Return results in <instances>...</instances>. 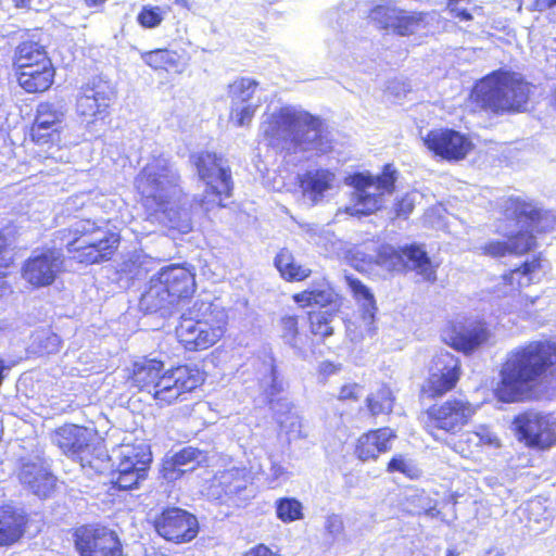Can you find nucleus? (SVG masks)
<instances>
[{
  "mask_svg": "<svg viewBox=\"0 0 556 556\" xmlns=\"http://www.w3.org/2000/svg\"><path fill=\"white\" fill-rule=\"evenodd\" d=\"M542 383L556 386V341L530 340L510 350L498 372L494 396L502 403L540 397Z\"/></svg>",
  "mask_w": 556,
  "mask_h": 556,
  "instance_id": "nucleus-1",
  "label": "nucleus"
},
{
  "mask_svg": "<svg viewBox=\"0 0 556 556\" xmlns=\"http://www.w3.org/2000/svg\"><path fill=\"white\" fill-rule=\"evenodd\" d=\"M126 379L139 392L149 393L159 408H166L188 401L204 386L206 375L188 363L165 369L164 361L144 355L130 363Z\"/></svg>",
  "mask_w": 556,
  "mask_h": 556,
  "instance_id": "nucleus-2",
  "label": "nucleus"
},
{
  "mask_svg": "<svg viewBox=\"0 0 556 556\" xmlns=\"http://www.w3.org/2000/svg\"><path fill=\"white\" fill-rule=\"evenodd\" d=\"M502 222L517 229L504 240L493 239L480 247L483 256L500 260L521 257L538 248V238L556 230V213L521 197H509L501 208Z\"/></svg>",
  "mask_w": 556,
  "mask_h": 556,
  "instance_id": "nucleus-3",
  "label": "nucleus"
},
{
  "mask_svg": "<svg viewBox=\"0 0 556 556\" xmlns=\"http://www.w3.org/2000/svg\"><path fill=\"white\" fill-rule=\"evenodd\" d=\"M535 86L520 73L498 68L480 78L472 89V100L482 111L494 115L527 111Z\"/></svg>",
  "mask_w": 556,
  "mask_h": 556,
  "instance_id": "nucleus-4",
  "label": "nucleus"
},
{
  "mask_svg": "<svg viewBox=\"0 0 556 556\" xmlns=\"http://www.w3.org/2000/svg\"><path fill=\"white\" fill-rule=\"evenodd\" d=\"M323 121L304 110L280 106L262 124L261 136L268 148L289 144L293 152H306L321 141Z\"/></svg>",
  "mask_w": 556,
  "mask_h": 556,
  "instance_id": "nucleus-5",
  "label": "nucleus"
},
{
  "mask_svg": "<svg viewBox=\"0 0 556 556\" xmlns=\"http://www.w3.org/2000/svg\"><path fill=\"white\" fill-rule=\"evenodd\" d=\"M55 239L65 241L71 258L81 266L111 262L118 252L122 236L118 231L103 230L96 220L83 219L75 227L62 228Z\"/></svg>",
  "mask_w": 556,
  "mask_h": 556,
  "instance_id": "nucleus-6",
  "label": "nucleus"
},
{
  "mask_svg": "<svg viewBox=\"0 0 556 556\" xmlns=\"http://www.w3.org/2000/svg\"><path fill=\"white\" fill-rule=\"evenodd\" d=\"M227 326L225 309L211 303L195 302L181 314L175 334L186 351L199 352L219 342L226 334Z\"/></svg>",
  "mask_w": 556,
  "mask_h": 556,
  "instance_id": "nucleus-7",
  "label": "nucleus"
},
{
  "mask_svg": "<svg viewBox=\"0 0 556 556\" xmlns=\"http://www.w3.org/2000/svg\"><path fill=\"white\" fill-rule=\"evenodd\" d=\"M291 298L299 308H320L307 311L305 314L307 331L313 341L324 343L334 334L333 320L342 312L344 298L331 285L307 288L293 293Z\"/></svg>",
  "mask_w": 556,
  "mask_h": 556,
  "instance_id": "nucleus-8",
  "label": "nucleus"
},
{
  "mask_svg": "<svg viewBox=\"0 0 556 556\" xmlns=\"http://www.w3.org/2000/svg\"><path fill=\"white\" fill-rule=\"evenodd\" d=\"M399 170L393 163H387L381 172L374 176L369 172H354L345 177V184L353 188L352 206L348 212L352 216L366 217L383 207V194H392L396 189Z\"/></svg>",
  "mask_w": 556,
  "mask_h": 556,
  "instance_id": "nucleus-9",
  "label": "nucleus"
},
{
  "mask_svg": "<svg viewBox=\"0 0 556 556\" xmlns=\"http://www.w3.org/2000/svg\"><path fill=\"white\" fill-rule=\"evenodd\" d=\"M195 289V274L181 264H170L150 278L142 299L150 308L157 311L189 301Z\"/></svg>",
  "mask_w": 556,
  "mask_h": 556,
  "instance_id": "nucleus-10",
  "label": "nucleus"
},
{
  "mask_svg": "<svg viewBox=\"0 0 556 556\" xmlns=\"http://www.w3.org/2000/svg\"><path fill=\"white\" fill-rule=\"evenodd\" d=\"M180 176L163 155L154 156L139 172L135 188L141 204L153 212H166L170 203L167 189L179 187Z\"/></svg>",
  "mask_w": 556,
  "mask_h": 556,
  "instance_id": "nucleus-11",
  "label": "nucleus"
},
{
  "mask_svg": "<svg viewBox=\"0 0 556 556\" xmlns=\"http://www.w3.org/2000/svg\"><path fill=\"white\" fill-rule=\"evenodd\" d=\"M376 263L389 273L414 271L422 281L433 285L438 280L439 263L432 262L424 244L407 243L400 247L381 245L376 253Z\"/></svg>",
  "mask_w": 556,
  "mask_h": 556,
  "instance_id": "nucleus-12",
  "label": "nucleus"
},
{
  "mask_svg": "<svg viewBox=\"0 0 556 556\" xmlns=\"http://www.w3.org/2000/svg\"><path fill=\"white\" fill-rule=\"evenodd\" d=\"M476 414L477 407L468 399L451 396L428 406L424 428L434 439L439 434L455 435L472 421Z\"/></svg>",
  "mask_w": 556,
  "mask_h": 556,
  "instance_id": "nucleus-13",
  "label": "nucleus"
},
{
  "mask_svg": "<svg viewBox=\"0 0 556 556\" xmlns=\"http://www.w3.org/2000/svg\"><path fill=\"white\" fill-rule=\"evenodd\" d=\"M462 376L460 358L448 351H440L431 358L419 395L428 401L442 399L457 389Z\"/></svg>",
  "mask_w": 556,
  "mask_h": 556,
  "instance_id": "nucleus-14",
  "label": "nucleus"
},
{
  "mask_svg": "<svg viewBox=\"0 0 556 556\" xmlns=\"http://www.w3.org/2000/svg\"><path fill=\"white\" fill-rule=\"evenodd\" d=\"M151 454L140 444L119 445L117 462L110 473L111 488L116 491H131L147 479Z\"/></svg>",
  "mask_w": 556,
  "mask_h": 556,
  "instance_id": "nucleus-15",
  "label": "nucleus"
},
{
  "mask_svg": "<svg viewBox=\"0 0 556 556\" xmlns=\"http://www.w3.org/2000/svg\"><path fill=\"white\" fill-rule=\"evenodd\" d=\"M117 91L111 80L96 75L84 83L76 97L77 115L87 124L103 122L109 117Z\"/></svg>",
  "mask_w": 556,
  "mask_h": 556,
  "instance_id": "nucleus-16",
  "label": "nucleus"
},
{
  "mask_svg": "<svg viewBox=\"0 0 556 556\" xmlns=\"http://www.w3.org/2000/svg\"><path fill=\"white\" fill-rule=\"evenodd\" d=\"M74 548L79 556H123L118 533L101 523H85L72 529Z\"/></svg>",
  "mask_w": 556,
  "mask_h": 556,
  "instance_id": "nucleus-17",
  "label": "nucleus"
},
{
  "mask_svg": "<svg viewBox=\"0 0 556 556\" xmlns=\"http://www.w3.org/2000/svg\"><path fill=\"white\" fill-rule=\"evenodd\" d=\"M518 442L527 448L544 453L556 446V421L548 415L525 412L513 420Z\"/></svg>",
  "mask_w": 556,
  "mask_h": 556,
  "instance_id": "nucleus-18",
  "label": "nucleus"
},
{
  "mask_svg": "<svg viewBox=\"0 0 556 556\" xmlns=\"http://www.w3.org/2000/svg\"><path fill=\"white\" fill-rule=\"evenodd\" d=\"M151 525L160 538L175 545L190 543L200 532L197 516L177 506L162 508Z\"/></svg>",
  "mask_w": 556,
  "mask_h": 556,
  "instance_id": "nucleus-19",
  "label": "nucleus"
},
{
  "mask_svg": "<svg viewBox=\"0 0 556 556\" xmlns=\"http://www.w3.org/2000/svg\"><path fill=\"white\" fill-rule=\"evenodd\" d=\"M426 16L425 12L407 11L392 1L376 4L368 12V17L377 29L400 37L414 35L425 25Z\"/></svg>",
  "mask_w": 556,
  "mask_h": 556,
  "instance_id": "nucleus-20",
  "label": "nucleus"
},
{
  "mask_svg": "<svg viewBox=\"0 0 556 556\" xmlns=\"http://www.w3.org/2000/svg\"><path fill=\"white\" fill-rule=\"evenodd\" d=\"M490 336L486 321L475 317L450 320L442 330V341L464 355H471L483 346Z\"/></svg>",
  "mask_w": 556,
  "mask_h": 556,
  "instance_id": "nucleus-21",
  "label": "nucleus"
},
{
  "mask_svg": "<svg viewBox=\"0 0 556 556\" xmlns=\"http://www.w3.org/2000/svg\"><path fill=\"white\" fill-rule=\"evenodd\" d=\"M52 440L64 456L83 467L94 456L96 432L86 426L64 424L54 430Z\"/></svg>",
  "mask_w": 556,
  "mask_h": 556,
  "instance_id": "nucleus-22",
  "label": "nucleus"
},
{
  "mask_svg": "<svg viewBox=\"0 0 556 556\" xmlns=\"http://www.w3.org/2000/svg\"><path fill=\"white\" fill-rule=\"evenodd\" d=\"M63 267L64 257L60 250L46 248L38 253H33L24 261L21 276L31 289L47 288L56 281Z\"/></svg>",
  "mask_w": 556,
  "mask_h": 556,
  "instance_id": "nucleus-23",
  "label": "nucleus"
},
{
  "mask_svg": "<svg viewBox=\"0 0 556 556\" xmlns=\"http://www.w3.org/2000/svg\"><path fill=\"white\" fill-rule=\"evenodd\" d=\"M422 142L434 157L447 162L465 160L475 148L467 134L448 127L430 129L422 138Z\"/></svg>",
  "mask_w": 556,
  "mask_h": 556,
  "instance_id": "nucleus-24",
  "label": "nucleus"
},
{
  "mask_svg": "<svg viewBox=\"0 0 556 556\" xmlns=\"http://www.w3.org/2000/svg\"><path fill=\"white\" fill-rule=\"evenodd\" d=\"M198 176L207 186V192L219 199L231 195L232 178L229 166L223 165V159L212 151H200L192 155Z\"/></svg>",
  "mask_w": 556,
  "mask_h": 556,
  "instance_id": "nucleus-25",
  "label": "nucleus"
},
{
  "mask_svg": "<svg viewBox=\"0 0 556 556\" xmlns=\"http://www.w3.org/2000/svg\"><path fill=\"white\" fill-rule=\"evenodd\" d=\"M64 129V113L54 103L41 102L29 127L30 140L40 147L59 146Z\"/></svg>",
  "mask_w": 556,
  "mask_h": 556,
  "instance_id": "nucleus-26",
  "label": "nucleus"
},
{
  "mask_svg": "<svg viewBox=\"0 0 556 556\" xmlns=\"http://www.w3.org/2000/svg\"><path fill=\"white\" fill-rule=\"evenodd\" d=\"M33 515L13 502L0 505V547H10L23 540L33 526Z\"/></svg>",
  "mask_w": 556,
  "mask_h": 556,
  "instance_id": "nucleus-27",
  "label": "nucleus"
},
{
  "mask_svg": "<svg viewBox=\"0 0 556 556\" xmlns=\"http://www.w3.org/2000/svg\"><path fill=\"white\" fill-rule=\"evenodd\" d=\"M396 438L395 430L390 427L369 429L356 438L353 454L362 463L376 462L391 451Z\"/></svg>",
  "mask_w": 556,
  "mask_h": 556,
  "instance_id": "nucleus-28",
  "label": "nucleus"
},
{
  "mask_svg": "<svg viewBox=\"0 0 556 556\" xmlns=\"http://www.w3.org/2000/svg\"><path fill=\"white\" fill-rule=\"evenodd\" d=\"M336 182V174L325 167L307 169L296 176V186L302 195L307 198L313 205L318 204L325 194L329 192Z\"/></svg>",
  "mask_w": 556,
  "mask_h": 556,
  "instance_id": "nucleus-29",
  "label": "nucleus"
},
{
  "mask_svg": "<svg viewBox=\"0 0 556 556\" xmlns=\"http://www.w3.org/2000/svg\"><path fill=\"white\" fill-rule=\"evenodd\" d=\"M207 462L208 454L206 451L194 446H185L175 452L170 457L163 460L161 475L165 480L173 482L184 476L185 470L180 469L181 466H186L191 463H195V466H201Z\"/></svg>",
  "mask_w": 556,
  "mask_h": 556,
  "instance_id": "nucleus-30",
  "label": "nucleus"
},
{
  "mask_svg": "<svg viewBox=\"0 0 556 556\" xmlns=\"http://www.w3.org/2000/svg\"><path fill=\"white\" fill-rule=\"evenodd\" d=\"M142 62L154 72L181 74L189 58L176 50L155 48L140 53Z\"/></svg>",
  "mask_w": 556,
  "mask_h": 556,
  "instance_id": "nucleus-31",
  "label": "nucleus"
},
{
  "mask_svg": "<svg viewBox=\"0 0 556 556\" xmlns=\"http://www.w3.org/2000/svg\"><path fill=\"white\" fill-rule=\"evenodd\" d=\"M52 63L46 47L34 40H25L17 45L12 60L13 72L39 67Z\"/></svg>",
  "mask_w": 556,
  "mask_h": 556,
  "instance_id": "nucleus-32",
  "label": "nucleus"
},
{
  "mask_svg": "<svg viewBox=\"0 0 556 556\" xmlns=\"http://www.w3.org/2000/svg\"><path fill=\"white\" fill-rule=\"evenodd\" d=\"M18 86L27 93L48 91L54 83L53 63L14 73Z\"/></svg>",
  "mask_w": 556,
  "mask_h": 556,
  "instance_id": "nucleus-33",
  "label": "nucleus"
},
{
  "mask_svg": "<svg viewBox=\"0 0 556 556\" xmlns=\"http://www.w3.org/2000/svg\"><path fill=\"white\" fill-rule=\"evenodd\" d=\"M274 266L287 282H302L312 275V269L301 264L288 248H282L277 252Z\"/></svg>",
  "mask_w": 556,
  "mask_h": 556,
  "instance_id": "nucleus-34",
  "label": "nucleus"
},
{
  "mask_svg": "<svg viewBox=\"0 0 556 556\" xmlns=\"http://www.w3.org/2000/svg\"><path fill=\"white\" fill-rule=\"evenodd\" d=\"M345 281L352 293V296L359 305L361 318L370 329L377 312L375 295L370 289L365 286L358 278L346 276Z\"/></svg>",
  "mask_w": 556,
  "mask_h": 556,
  "instance_id": "nucleus-35",
  "label": "nucleus"
},
{
  "mask_svg": "<svg viewBox=\"0 0 556 556\" xmlns=\"http://www.w3.org/2000/svg\"><path fill=\"white\" fill-rule=\"evenodd\" d=\"M395 395L388 383L382 382L376 390L370 391L365 399V406L369 416L378 417L392 414L395 405Z\"/></svg>",
  "mask_w": 556,
  "mask_h": 556,
  "instance_id": "nucleus-36",
  "label": "nucleus"
},
{
  "mask_svg": "<svg viewBox=\"0 0 556 556\" xmlns=\"http://www.w3.org/2000/svg\"><path fill=\"white\" fill-rule=\"evenodd\" d=\"M21 478L33 493L40 497H47L55 485L53 476L35 464L26 465L22 470Z\"/></svg>",
  "mask_w": 556,
  "mask_h": 556,
  "instance_id": "nucleus-37",
  "label": "nucleus"
},
{
  "mask_svg": "<svg viewBox=\"0 0 556 556\" xmlns=\"http://www.w3.org/2000/svg\"><path fill=\"white\" fill-rule=\"evenodd\" d=\"M226 496L238 495L247 489V473L240 468H230L215 478Z\"/></svg>",
  "mask_w": 556,
  "mask_h": 556,
  "instance_id": "nucleus-38",
  "label": "nucleus"
},
{
  "mask_svg": "<svg viewBox=\"0 0 556 556\" xmlns=\"http://www.w3.org/2000/svg\"><path fill=\"white\" fill-rule=\"evenodd\" d=\"M529 287V280H523L515 268L502 274L501 281L494 287L497 296L519 295L523 288Z\"/></svg>",
  "mask_w": 556,
  "mask_h": 556,
  "instance_id": "nucleus-39",
  "label": "nucleus"
},
{
  "mask_svg": "<svg viewBox=\"0 0 556 556\" xmlns=\"http://www.w3.org/2000/svg\"><path fill=\"white\" fill-rule=\"evenodd\" d=\"M276 516L285 523L303 518V505L295 497H280L275 503Z\"/></svg>",
  "mask_w": 556,
  "mask_h": 556,
  "instance_id": "nucleus-40",
  "label": "nucleus"
},
{
  "mask_svg": "<svg viewBox=\"0 0 556 556\" xmlns=\"http://www.w3.org/2000/svg\"><path fill=\"white\" fill-rule=\"evenodd\" d=\"M471 437L476 441V458L486 448L497 450L502 447L501 438L488 425L480 424L476 426L475 434Z\"/></svg>",
  "mask_w": 556,
  "mask_h": 556,
  "instance_id": "nucleus-41",
  "label": "nucleus"
},
{
  "mask_svg": "<svg viewBox=\"0 0 556 556\" xmlns=\"http://www.w3.org/2000/svg\"><path fill=\"white\" fill-rule=\"evenodd\" d=\"M279 326L282 340L292 348H298L301 336L299 315L286 314L281 316L279 319Z\"/></svg>",
  "mask_w": 556,
  "mask_h": 556,
  "instance_id": "nucleus-42",
  "label": "nucleus"
},
{
  "mask_svg": "<svg viewBox=\"0 0 556 556\" xmlns=\"http://www.w3.org/2000/svg\"><path fill=\"white\" fill-rule=\"evenodd\" d=\"M257 81L251 78L241 77L228 85V90L233 102L241 103L249 101L257 87Z\"/></svg>",
  "mask_w": 556,
  "mask_h": 556,
  "instance_id": "nucleus-43",
  "label": "nucleus"
},
{
  "mask_svg": "<svg viewBox=\"0 0 556 556\" xmlns=\"http://www.w3.org/2000/svg\"><path fill=\"white\" fill-rule=\"evenodd\" d=\"M164 14L159 5H143L137 14V23L146 29L156 28L164 21Z\"/></svg>",
  "mask_w": 556,
  "mask_h": 556,
  "instance_id": "nucleus-44",
  "label": "nucleus"
},
{
  "mask_svg": "<svg viewBox=\"0 0 556 556\" xmlns=\"http://www.w3.org/2000/svg\"><path fill=\"white\" fill-rule=\"evenodd\" d=\"M36 352L40 356L58 353L62 348V339L51 330L42 331L36 340Z\"/></svg>",
  "mask_w": 556,
  "mask_h": 556,
  "instance_id": "nucleus-45",
  "label": "nucleus"
},
{
  "mask_svg": "<svg viewBox=\"0 0 556 556\" xmlns=\"http://www.w3.org/2000/svg\"><path fill=\"white\" fill-rule=\"evenodd\" d=\"M544 256L542 253L533 254L530 258L522 261L518 266L515 267L521 279L529 280L531 286L534 280V274L539 273L543 268Z\"/></svg>",
  "mask_w": 556,
  "mask_h": 556,
  "instance_id": "nucleus-46",
  "label": "nucleus"
},
{
  "mask_svg": "<svg viewBox=\"0 0 556 556\" xmlns=\"http://www.w3.org/2000/svg\"><path fill=\"white\" fill-rule=\"evenodd\" d=\"M472 434H475V428L464 432L453 442L451 448L463 458L476 459V441L471 437Z\"/></svg>",
  "mask_w": 556,
  "mask_h": 556,
  "instance_id": "nucleus-47",
  "label": "nucleus"
},
{
  "mask_svg": "<svg viewBox=\"0 0 556 556\" xmlns=\"http://www.w3.org/2000/svg\"><path fill=\"white\" fill-rule=\"evenodd\" d=\"M471 4L472 0H446V10L453 18L459 22H471L473 20Z\"/></svg>",
  "mask_w": 556,
  "mask_h": 556,
  "instance_id": "nucleus-48",
  "label": "nucleus"
},
{
  "mask_svg": "<svg viewBox=\"0 0 556 556\" xmlns=\"http://www.w3.org/2000/svg\"><path fill=\"white\" fill-rule=\"evenodd\" d=\"M257 104H247L240 109L232 110L231 116L235 115V125L238 127L249 126L257 111Z\"/></svg>",
  "mask_w": 556,
  "mask_h": 556,
  "instance_id": "nucleus-49",
  "label": "nucleus"
},
{
  "mask_svg": "<svg viewBox=\"0 0 556 556\" xmlns=\"http://www.w3.org/2000/svg\"><path fill=\"white\" fill-rule=\"evenodd\" d=\"M415 202L409 193L397 198L393 203V211L396 218L406 219L414 211Z\"/></svg>",
  "mask_w": 556,
  "mask_h": 556,
  "instance_id": "nucleus-50",
  "label": "nucleus"
},
{
  "mask_svg": "<svg viewBox=\"0 0 556 556\" xmlns=\"http://www.w3.org/2000/svg\"><path fill=\"white\" fill-rule=\"evenodd\" d=\"M362 386L356 382H348L340 387L337 400L340 402H358L361 399Z\"/></svg>",
  "mask_w": 556,
  "mask_h": 556,
  "instance_id": "nucleus-51",
  "label": "nucleus"
},
{
  "mask_svg": "<svg viewBox=\"0 0 556 556\" xmlns=\"http://www.w3.org/2000/svg\"><path fill=\"white\" fill-rule=\"evenodd\" d=\"M387 471L390 473L400 472L405 476H410L412 466L405 456L396 454L388 462Z\"/></svg>",
  "mask_w": 556,
  "mask_h": 556,
  "instance_id": "nucleus-52",
  "label": "nucleus"
},
{
  "mask_svg": "<svg viewBox=\"0 0 556 556\" xmlns=\"http://www.w3.org/2000/svg\"><path fill=\"white\" fill-rule=\"evenodd\" d=\"M11 242L2 229H0V270L7 269L13 264L11 255Z\"/></svg>",
  "mask_w": 556,
  "mask_h": 556,
  "instance_id": "nucleus-53",
  "label": "nucleus"
},
{
  "mask_svg": "<svg viewBox=\"0 0 556 556\" xmlns=\"http://www.w3.org/2000/svg\"><path fill=\"white\" fill-rule=\"evenodd\" d=\"M242 556H278L267 545L260 543L248 549Z\"/></svg>",
  "mask_w": 556,
  "mask_h": 556,
  "instance_id": "nucleus-54",
  "label": "nucleus"
},
{
  "mask_svg": "<svg viewBox=\"0 0 556 556\" xmlns=\"http://www.w3.org/2000/svg\"><path fill=\"white\" fill-rule=\"evenodd\" d=\"M341 370V364H336L331 361H324L320 363L318 372L324 377H329Z\"/></svg>",
  "mask_w": 556,
  "mask_h": 556,
  "instance_id": "nucleus-55",
  "label": "nucleus"
},
{
  "mask_svg": "<svg viewBox=\"0 0 556 556\" xmlns=\"http://www.w3.org/2000/svg\"><path fill=\"white\" fill-rule=\"evenodd\" d=\"M532 5L538 12H547L556 9V0H533Z\"/></svg>",
  "mask_w": 556,
  "mask_h": 556,
  "instance_id": "nucleus-56",
  "label": "nucleus"
},
{
  "mask_svg": "<svg viewBox=\"0 0 556 556\" xmlns=\"http://www.w3.org/2000/svg\"><path fill=\"white\" fill-rule=\"evenodd\" d=\"M172 228L176 229L179 233H188L192 230L191 220L188 218L180 225H173Z\"/></svg>",
  "mask_w": 556,
  "mask_h": 556,
  "instance_id": "nucleus-57",
  "label": "nucleus"
},
{
  "mask_svg": "<svg viewBox=\"0 0 556 556\" xmlns=\"http://www.w3.org/2000/svg\"><path fill=\"white\" fill-rule=\"evenodd\" d=\"M341 528H342L341 522L338 521L337 519H328L326 522V530L330 534H334L336 532L341 530Z\"/></svg>",
  "mask_w": 556,
  "mask_h": 556,
  "instance_id": "nucleus-58",
  "label": "nucleus"
},
{
  "mask_svg": "<svg viewBox=\"0 0 556 556\" xmlns=\"http://www.w3.org/2000/svg\"><path fill=\"white\" fill-rule=\"evenodd\" d=\"M108 0H84V3L87 8L96 9L98 11H102L105 2Z\"/></svg>",
  "mask_w": 556,
  "mask_h": 556,
  "instance_id": "nucleus-59",
  "label": "nucleus"
},
{
  "mask_svg": "<svg viewBox=\"0 0 556 556\" xmlns=\"http://www.w3.org/2000/svg\"><path fill=\"white\" fill-rule=\"evenodd\" d=\"M31 0H13V5L16 9H30Z\"/></svg>",
  "mask_w": 556,
  "mask_h": 556,
  "instance_id": "nucleus-60",
  "label": "nucleus"
},
{
  "mask_svg": "<svg viewBox=\"0 0 556 556\" xmlns=\"http://www.w3.org/2000/svg\"><path fill=\"white\" fill-rule=\"evenodd\" d=\"M8 368L9 367L5 365V362L2 358H0V386L4 380V370Z\"/></svg>",
  "mask_w": 556,
  "mask_h": 556,
  "instance_id": "nucleus-61",
  "label": "nucleus"
},
{
  "mask_svg": "<svg viewBox=\"0 0 556 556\" xmlns=\"http://www.w3.org/2000/svg\"><path fill=\"white\" fill-rule=\"evenodd\" d=\"M549 104L553 108V110L556 111V88L551 93V102H549Z\"/></svg>",
  "mask_w": 556,
  "mask_h": 556,
  "instance_id": "nucleus-62",
  "label": "nucleus"
},
{
  "mask_svg": "<svg viewBox=\"0 0 556 556\" xmlns=\"http://www.w3.org/2000/svg\"><path fill=\"white\" fill-rule=\"evenodd\" d=\"M426 514H427V515H431V516H435L437 514H439V511H437V513L434 514V513H433V509H432V508H430V509L426 510Z\"/></svg>",
  "mask_w": 556,
  "mask_h": 556,
  "instance_id": "nucleus-63",
  "label": "nucleus"
},
{
  "mask_svg": "<svg viewBox=\"0 0 556 556\" xmlns=\"http://www.w3.org/2000/svg\"><path fill=\"white\" fill-rule=\"evenodd\" d=\"M446 556H455V552H454V551H452V549H448V551L446 552Z\"/></svg>",
  "mask_w": 556,
  "mask_h": 556,
  "instance_id": "nucleus-64",
  "label": "nucleus"
}]
</instances>
